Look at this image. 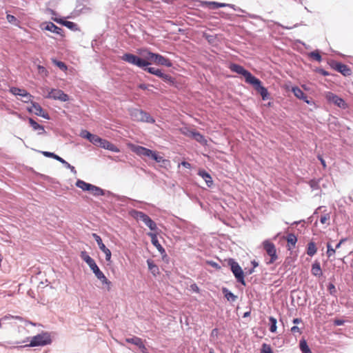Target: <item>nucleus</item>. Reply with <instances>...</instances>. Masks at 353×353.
I'll return each mask as SVG.
<instances>
[{
    "label": "nucleus",
    "instance_id": "36",
    "mask_svg": "<svg viewBox=\"0 0 353 353\" xmlns=\"http://www.w3.org/2000/svg\"><path fill=\"white\" fill-rule=\"evenodd\" d=\"M90 136L91 137V138H90L89 141L91 142L94 145L99 146L101 138L93 134H90Z\"/></svg>",
    "mask_w": 353,
    "mask_h": 353
},
{
    "label": "nucleus",
    "instance_id": "19",
    "mask_svg": "<svg viewBox=\"0 0 353 353\" xmlns=\"http://www.w3.org/2000/svg\"><path fill=\"white\" fill-rule=\"evenodd\" d=\"M334 69L344 76H350L351 74L350 68L343 63H336L334 65Z\"/></svg>",
    "mask_w": 353,
    "mask_h": 353
},
{
    "label": "nucleus",
    "instance_id": "61",
    "mask_svg": "<svg viewBox=\"0 0 353 353\" xmlns=\"http://www.w3.org/2000/svg\"><path fill=\"white\" fill-rule=\"evenodd\" d=\"M181 165L183 167L186 168H191L190 163H189L188 162H186V161L181 162Z\"/></svg>",
    "mask_w": 353,
    "mask_h": 353
},
{
    "label": "nucleus",
    "instance_id": "49",
    "mask_svg": "<svg viewBox=\"0 0 353 353\" xmlns=\"http://www.w3.org/2000/svg\"><path fill=\"white\" fill-rule=\"evenodd\" d=\"M37 69H38L39 73L44 74L45 76L48 75V72L47 70L43 66L38 65Z\"/></svg>",
    "mask_w": 353,
    "mask_h": 353
},
{
    "label": "nucleus",
    "instance_id": "58",
    "mask_svg": "<svg viewBox=\"0 0 353 353\" xmlns=\"http://www.w3.org/2000/svg\"><path fill=\"white\" fill-rule=\"evenodd\" d=\"M291 332H292V333H296V332L301 333L300 329H299L297 326H293V327L291 328Z\"/></svg>",
    "mask_w": 353,
    "mask_h": 353
},
{
    "label": "nucleus",
    "instance_id": "14",
    "mask_svg": "<svg viewBox=\"0 0 353 353\" xmlns=\"http://www.w3.org/2000/svg\"><path fill=\"white\" fill-rule=\"evenodd\" d=\"M292 92L294 93V96L299 99L304 101L306 103L309 105L314 104L313 100L312 99H308L307 95L299 87H292Z\"/></svg>",
    "mask_w": 353,
    "mask_h": 353
},
{
    "label": "nucleus",
    "instance_id": "2",
    "mask_svg": "<svg viewBox=\"0 0 353 353\" xmlns=\"http://www.w3.org/2000/svg\"><path fill=\"white\" fill-rule=\"evenodd\" d=\"M131 119L137 122H146L153 123L155 120L146 112L139 109H133L130 110Z\"/></svg>",
    "mask_w": 353,
    "mask_h": 353
},
{
    "label": "nucleus",
    "instance_id": "44",
    "mask_svg": "<svg viewBox=\"0 0 353 353\" xmlns=\"http://www.w3.org/2000/svg\"><path fill=\"white\" fill-rule=\"evenodd\" d=\"M310 57H311L312 59H314V60H316V61H319V62H320V61H321V54H320L318 52H316V51L312 52L310 53Z\"/></svg>",
    "mask_w": 353,
    "mask_h": 353
},
{
    "label": "nucleus",
    "instance_id": "6",
    "mask_svg": "<svg viewBox=\"0 0 353 353\" xmlns=\"http://www.w3.org/2000/svg\"><path fill=\"white\" fill-rule=\"evenodd\" d=\"M229 265H230L231 270L234 274L235 278L236 279L237 281L241 283L243 285H245V282L244 280V274L241 266L238 264V263L232 259L230 260Z\"/></svg>",
    "mask_w": 353,
    "mask_h": 353
},
{
    "label": "nucleus",
    "instance_id": "56",
    "mask_svg": "<svg viewBox=\"0 0 353 353\" xmlns=\"http://www.w3.org/2000/svg\"><path fill=\"white\" fill-rule=\"evenodd\" d=\"M336 253V249H330V250H327V257H331L332 256L334 255Z\"/></svg>",
    "mask_w": 353,
    "mask_h": 353
},
{
    "label": "nucleus",
    "instance_id": "38",
    "mask_svg": "<svg viewBox=\"0 0 353 353\" xmlns=\"http://www.w3.org/2000/svg\"><path fill=\"white\" fill-rule=\"evenodd\" d=\"M90 191L95 196L103 195V190L93 185L92 186L91 190Z\"/></svg>",
    "mask_w": 353,
    "mask_h": 353
},
{
    "label": "nucleus",
    "instance_id": "33",
    "mask_svg": "<svg viewBox=\"0 0 353 353\" xmlns=\"http://www.w3.org/2000/svg\"><path fill=\"white\" fill-rule=\"evenodd\" d=\"M125 341L128 343L134 344L138 347L141 344L142 339L138 336H133L132 338L125 339Z\"/></svg>",
    "mask_w": 353,
    "mask_h": 353
},
{
    "label": "nucleus",
    "instance_id": "29",
    "mask_svg": "<svg viewBox=\"0 0 353 353\" xmlns=\"http://www.w3.org/2000/svg\"><path fill=\"white\" fill-rule=\"evenodd\" d=\"M58 23L63 25L64 26L67 27L68 28L70 29V30H77V26L76 23H74V22L72 21H64V20H61L60 19L59 21H57Z\"/></svg>",
    "mask_w": 353,
    "mask_h": 353
},
{
    "label": "nucleus",
    "instance_id": "48",
    "mask_svg": "<svg viewBox=\"0 0 353 353\" xmlns=\"http://www.w3.org/2000/svg\"><path fill=\"white\" fill-rule=\"evenodd\" d=\"M161 163V166H162L165 168L168 169L171 167L170 161L168 159H164L162 161V163Z\"/></svg>",
    "mask_w": 353,
    "mask_h": 353
},
{
    "label": "nucleus",
    "instance_id": "18",
    "mask_svg": "<svg viewBox=\"0 0 353 353\" xmlns=\"http://www.w3.org/2000/svg\"><path fill=\"white\" fill-rule=\"evenodd\" d=\"M98 147L108 150L112 152H119V149L109 141L103 139H101L100 143Z\"/></svg>",
    "mask_w": 353,
    "mask_h": 353
},
{
    "label": "nucleus",
    "instance_id": "34",
    "mask_svg": "<svg viewBox=\"0 0 353 353\" xmlns=\"http://www.w3.org/2000/svg\"><path fill=\"white\" fill-rule=\"evenodd\" d=\"M223 292L225 294V297L228 299L229 301H235L237 299V296H235L233 293L228 291L227 289H223Z\"/></svg>",
    "mask_w": 353,
    "mask_h": 353
},
{
    "label": "nucleus",
    "instance_id": "4",
    "mask_svg": "<svg viewBox=\"0 0 353 353\" xmlns=\"http://www.w3.org/2000/svg\"><path fill=\"white\" fill-rule=\"evenodd\" d=\"M263 248L270 256V260L266 262V264L270 265L274 263L278 259L276 253V248L275 245L270 240H265L262 243Z\"/></svg>",
    "mask_w": 353,
    "mask_h": 353
},
{
    "label": "nucleus",
    "instance_id": "26",
    "mask_svg": "<svg viewBox=\"0 0 353 353\" xmlns=\"http://www.w3.org/2000/svg\"><path fill=\"white\" fill-rule=\"evenodd\" d=\"M148 268L154 276H157L159 274V269L158 266L154 264L153 261L148 259L147 261Z\"/></svg>",
    "mask_w": 353,
    "mask_h": 353
},
{
    "label": "nucleus",
    "instance_id": "45",
    "mask_svg": "<svg viewBox=\"0 0 353 353\" xmlns=\"http://www.w3.org/2000/svg\"><path fill=\"white\" fill-rule=\"evenodd\" d=\"M261 353H273V352L269 345L264 343L262 345Z\"/></svg>",
    "mask_w": 353,
    "mask_h": 353
},
{
    "label": "nucleus",
    "instance_id": "43",
    "mask_svg": "<svg viewBox=\"0 0 353 353\" xmlns=\"http://www.w3.org/2000/svg\"><path fill=\"white\" fill-rule=\"evenodd\" d=\"M52 62L57 66H58L61 70H67V66H66V65L63 62L60 61H57L56 59H53Z\"/></svg>",
    "mask_w": 353,
    "mask_h": 353
},
{
    "label": "nucleus",
    "instance_id": "59",
    "mask_svg": "<svg viewBox=\"0 0 353 353\" xmlns=\"http://www.w3.org/2000/svg\"><path fill=\"white\" fill-rule=\"evenodd\" d=\"M318 159H319V161H321V164H322L323 167L324 168H326V163H325V160H324V159L322 158V157H321V156H320V155H319V156H318Z\"/></svg>",
    "mask_w": 353,
    "mask_h": 353
},
{
    "label": "nucleus",
    "instance_id": "25",
    "mask_svg": "<svg viewBox=\"0 0 353 353\" xmlns=\"http://www.w3.org/2000/svg\"><path fill=\"white\" fill-rule=\"evenodd\" d=\"M312 274L315 276H321L323 274V272L320 265L319 262L315 261L312 265L311 270Z\"/></svg>",
    "mask_w": 353,
    "mask_h": 353
},
{
    "label": "nucleus",
    "instance_id": "32",
    "mask_svg": "<svg viewBox=\"0 0 353 353\" xmlns=\"http://www.w3.org/2000/svg\"><path fill=\"white\" fill-rule=\"evenodd\" d=\"M89 267L92 270L97 278H98L103 274V272L100 270L95 261L90 264Z\"/></svg>",
    "mask_w": 353,
    "mask_h": 353
},
{
    "label": "nucleus",
    "instance_id": "27",
    "mask_svg": "<svg viewBox=\"0 0 353 353\" xmlns=\"http://www.w3.org/2000/svg\"><path fill=\"white\" fill-rule=\"evenodd\" d=\"M316 252L317 248L316 243L313 241L308 243L307 246V254L312 256L316 253Z\"/></svg>",
    "mask_w": 353,
    "mask_h": 353
},
{
    "label": "nucleus",
    "instance_id": "13",
    "mask_svg": "<svg viewBox=\"0 0 353 353\" xmlns=\"http://www.w3.org/2000/svg\"><path fill=\"white\" fill-rule=\"evenodd\" d=\"M92 236L97 241L99 249L105 254V260L108 262L111 261V257H112L111 251L108 248H106V246L104 245V243L102 241L101 238L98 234H97L95 233L92 234Z\"/></svg>",
    "mask_w": 353,
    "mask_h": 353
},
{
    "label": "nucleus",
    "instance_id": "11",
    "mask_svg": "<svg viewBox=\"0 0 353 353\" xmlns=\"http://www.w3.org/2000/svg\"><path fill=\"white\" fill-rule=\"evenodd\" d=\"M136 218L143 221L151 230L154 231L157 229V224L150 217L143 212H137Z\"/></svg>",
    "mask_w": 353,
    "mask_h": 353
},
{
    "label": "nucleus",
    "instance_id": "30",
    "mask_svg": "<svg viewBox=\"0 0 353 353\" xmlns=\"http://www.w3.org/2000/svg\"><path fill=\"white\" fill-rule=\"evenodd\" d=\"M81 258L88 265H90V264H92L93 262H94V260L91 258L88 254V253L85 252V251H82L81 252Z\"/></svg>",
    "mask_w": 353,
    "mask_h": 353
},
{
    "label": "nucleus",
    "instance_id": "47",
    "mask_svg": "<svg viewBox=\"0 0 353 353\" xmlns=\"http://www.w3.org/2000/svg\"><path fill=\"white\" fill-rule=\"evenodd\" d=\"M6 19H7L8 21L10 23H15L16 22L18 21L17 18L12 14H7Z\"/></svg>",
    "mask_w": 353,
    "mask_h": 353
},
{
    "label": "nucleus",
    "instance_id": "28",
    "mask_svg": "<svg viewBox=\"0 0 353 353\" xmlns=\"http://www.w3.org/2000/svg\"><path fill=\"white\" fill-rule=\"evenodd\" d=\"M76 185L82 189L83 190L85 191H90L91 190V188H92V184H90V183H88L82 180H78L76 183Z\"/></svg>",
    "mask_w": 353,
    "mask_h": 353
},
{
    "label": "nucleus",
    "instance_id": "51",
    "mask_svg": "<svg viewBox=\"0 0 353 353\" xmlns=\"http://www.w3.org/2000/svg\"><path fill=\"white\" fill-rule=\"evenodd\" d=\"M138 347L141 350L142 353H148V350L145 345H144L143 341L141 342V344Z\"/></svg>",
    "mask_w": 353,
    "mask_h": 353
},
{
    "label": "nucleus",
    "instance_id": "52",
    "mask_svg": "<svg viewBox=\"0 0 353 353\" xmlns=\"http://www.w3.org/2000/svg\"><path fill=\"white\" fill-rule=\"evenodd\" d=\"M143 69H144L145 71L148 72L150 74H154L158 68H148V66H146V67L143 68Z\"/></svg>",
    "mask_w": 353,
    "mask_h": 353
},
{
    "label": "nucleus",
    "instance_id": "64",
    "mask_svg": "<svg viewBox=\"0 0 353 353\" xmlns=\"http://www.w3.org/2000/svg\"><path fill=\"white\" fill-rule=\"evenodd\" d=\"M346 241V239H342L340 240L339 243L336 245V249H338L341 247V244Z\"/></svg>",
    "mask_w": 353,
    "mask_h": 353
},
{
    "label": "nucleus",
    "instance_id": "39",
    "mask_svg": "<svg viewBox=\"0 0 353 353\" xmlns=\"http://www.w3.org/2000/svg\"><path fill=\"white\" fill-rule=\"evenodd\" d=\"M210 8L216 9L219 8H223L228 6L226 3H217V2H209L208 3Z\"/></svg>",
    "mask_w": 353,
    "mask_h": 353
},
{
    "label": "nucleus",
    "instance_id": "42",
    "mask_svg": "<svg viewBox=\"0 0 353 353\" xmlns=\"http://www.w3.org/2000/svg\"><path fill=\"white\" fill-rule=\"evenodd\" d=\"M151 159H152L157 163H162V161L164 159L163 157L159 156L158 154V152L156 151H153Z\"/></svg>",
    "mask_w": 353,
    "mask_h": 353
},
{
    "label": "nucleus",
    "instance_id": "5",
    "mask_svg": "<svg viewBox=\"0 0 353 353\" xmlns=\"http://www.w3.org/2000/svg\"><path fill=\"white\" fill-rule=\"evenodd\" d=\"M121 59L125 62L137 65L141 68L148 66V63L145 61V60L141 59V57L130 53L124 54L123 56H121Z\"/></svg>",
    "mask_w": 353,
    "mask_h": 353
},
{
    "label": "nucleus",
    "instance_id": "3",
    "mask_svg": "<svg viewBox=\"0 0 353 353\" xmlns=\"http://www.w3.org/2000/svg\"><path fill=\"white\" fill-rule=\"evenodd\" d=\"M52 342L50 334L48 332H42L32 338L30 342L26 346L28 347H36V346H44L50 344Z\"/></svg>",
    "mask_w": 353,
    "mask_h": 353
},
{
    "label": "nucleus",
    "instance_id": "15",
    "mask_svg": "<svg viewBox=\"0 0 353 353\" xmlns=\"http://www.w3.org/2000/svg\"><path fill=\"white\" fill-rule=\"evenodd\" d=\"M152 57L154 58V63L166 67H171L172 65L170 60L159 54H152Z\"/></svg>",
    "mask_w": 353,
    "mask_h": 353
},
{
    "label": "nucleus",
    "instance_id": "24",
    "mask_svg": "<svg viewBox=\"0 0 353 353\" xmlns=\"http://www.w3.org/2000/svg\"><path fill=\"white\" fill-rule=\"evenodd\" d=\"M189 135L191 136L192 138H194L196 141L199 143L206 145L207 141L205 139V137L199 132H195V131H190Z\"/></svg>",
    "mask_w": 353,
    "mask_h": 353
},
{
    "label": "nucleus",
    "instance_id": "22",
    "mask_svg": "<svg viewBox=\"0 0 353 353\" xmlns=\"http://www.w3.org/2000/svg\"><path fill=\"white\" fill-rule=\"evenodd\" d=\"M149 236L151 238V242L157 248V249L161 252L163 253L165 252L164 248L161 246L160 243L159 242V240L157 239V236L156 234L150 232L148 234Z\"/></svg>",
    "mask_w": 353,
    "mask_h": 353
},
{
    "label": "nucleus",
    "instance_id": "35",
    "mask_svg": "<svg viewBox=\"0 0 353 353\" xmlns=\"http://www.w3.org/2000/svg\"><path fill=\"white\" fill-rule=\"evenodd\" d=\"M97 279H99L103 284H105L108 286V291L110 290L111 282L106 278L103 273Z\"/></svg>",
    "mask_w": 353,
    "mask_h": 353
},
{
    "label": "nucleus",
    "instance_id": "60",
    "mask_svg": "<svg viewBox=\"0 0 353 353\" xmlns=\"http://www.w3.org/2000/svg\"><path fill=\"white\" fill-rule=\"evenodd\" d=\"M148 86H149V85H146L144 83H141L138 85L139 88L142 89V90L148 89Z\"/></svg>",
    "mask_w": 353,
    "mask_h": 353
},
{
    "label": "nucleus",
    "instance_id": "50",
    "mask_svg": "<svg viewBox=\"0 0 353 353\" xmlns=\"http://www.w3.org/2000/svg\"><path fill=\"white\" fill-rule=\"evenodd\" d=\"M90 134H92L90 132L87 131V130H83L81 132V136L83 137V138H85V139H87L88 140L90 139V138H91V137L90 136Z\"/></svg>",
    "mask_w": 353,
    "mask_h": 353
},
{
    "label": "nucleus",
    "instance_id": "21",
    "mask_svg": "<svg viewBox=\"0 0 353 353\" xmlns=\"http://www.w3.org/2000/svg\"><path fill=\"white\" fill-rule=\"evenodd\" d=\"M285 239L288 242V250H291L295 248L296 243L297 242V237L295 234L291 233L288 234Z\"/></svg>",
    "mask_w": 353,
    "mask_h": 353
},
{
    "label": "nucleus",
    "instance_id": "23",
    "mask_svg": "<svg viewBox=\"0 0 353 353\" xmlns=\"http://www.w3.org/2000/svg\"><path fill=\"white\" fill-rule=\"evenodd\" d=\"M198 174L205 180V181L208 187L212 186V185L213 183V181H212L211 176L210 175V174H208L204 170H200L198 172Z\"/></svg>",
    "mask_w": 353,
    "mask_h": 353
},
{
    "label": "nucleus",
    "instance_id": "8",
    "mask_svg": "<svg viewBox=\"0 0 353 353\" xmlns=\"http://www.w3.org/2000/svg\"><path fill=\"white\" fill-rule=\"evenodd\" d=\"M325 97L327 99V101L330 103H333L339 108L346 109L347 108V103L345 102V101L337 96L336 94H334L332 92H327L325 93Z\"/></svg>",
    "mask_w": 353,
    "mask_h": 353
},
{
    "label": "nucleus",
    "instance_id": "12",
    "mask_svg": "<svg viewBox=\"0 0 353 353\" xmlns=\"http://www.w3.org/2000/svg\"><path fill=\"white\" fill-rule=\"evenodd\" d=\"M32 103V106L28 108V111L30 113H34L37 116H40L44 119H49V114L44 111L42 107L36 102L30 101Z\"/></svg>",
    "mask_w": 353,
    "mask_h": 353
},
{
    "label": "nucleus",
    "instance_id": "55",
    "mask_svg": "<svg viewBox=\"0 0 353 353\" xmlns=\"http://www.w3.org/2000/svg\"><path fill=\"white\" fill-rule=\"evenodd\" d=\"M41 153L46 157H50V158H52L54 159V157L55 155L54 153H52V152H46V151H43L41 152Z\"/></svg>",
    "mask_w": 353,
    "mask_h": 353
},
{
    "label": "nucleus",
    "instance_id": "40",
    "mask_svg": "<svg viewBox=\"0 0 353 353\" xmlns=\"http://www.w3.org/2000/svg\"><path fill=\"white\" fill-rule=\"evenodd\" d=\"M330 214L327 213V214H323V215H322L321 216L320 222L322 224H327V225H329L330 224Z\"/></svg>",
    "mask_w": 353,
    "mask_h": 353
},
{
    "label": "nucleus",
    "instance_id": "31",
    "mask_svg": "<svg viewBox=\"0 0 353 353\" xmlns=\"http://www.w3.org/2000/svg\"><path fill=\"white\" fill-rule=\"evenodd\" d=\"M299 347L303 353H312L308 347L306 341L304 339L300 341Z\"/></svg>",
    "mask_w": 353,
    "mask_h": 353
},
{
    "label": "nucleus",
    "instance_id": "17",
    "mask_svg": "<svg viewBox=\"0 0 353 353\" xmlns=\"http://www.w3.org/2000/svg\"><path fill=\"white\" fill-rule=\"evenodd\" d=\"M43 30H48L57 34H62L63 30L54 25L52 22H48L41 25Z\"/></svg>",
    "mask_w": 353,
    "mask_h": 353
},
{
    "label": "nucleus",
    "instance_id": "9",
    "mask_svg": "<svg viewBox=\"0 0 353 353\" xmlns=\"http://www.w3.org/2000/svg\"><path fill=\"white\" fill-rule=\"evenodd\" d=\"M128 148L138 156L143 157H148L151 158L153 150L148 149L145 147L137 145L132 143L128 144Z\"/></svg>",
    "mask_w": 353,
    "mask_h": 353
},
{
    "label": "nucleus",
    "instance_id": "46",
    "mask_svg": "<svg viewBox=\"0 0 353 353\" xmlns=\"http://www.w3.org/2000/svg\"><path fill=\"white\" fill-rule=\"evenodd\" d=\"M164 81H166V82H170V83H173V79L172 77L169 75V74H162V77H161Z\"/></svg>",
    "mask_w": 353,
    "mask_h": 353
},
{
    "label": "nucleus",
    "instance_id": "41",
    "mask_svg": "<svg viewBox=\"0 0 353 353\" xmlns=\"http://www.w3.org/2000/svg\"><path fill=\"white\" fill-rule=\"evenodd\" d=\"M151 159H152L157 163H162V161L164 159L163 157L159 156L158 154V152L156 151H153Z\"/></svg>",
    "mask_w": 353,
    "mask_h": 353
},
{
    "label": "nucleus",
    "instance_id": "16",
    "mask_svg": "<svg viewBox=\"0 0 353 353\" xmlns=\"http://www.w3.org/2000/svg\"><path fill=\"white\" fill-rule=\"evenodd\" d=\"M139 54L141 56V59L145 60V61L148 63V65L151 63H154V58L152 57V54H155L147 49L139 50Z\"/></svg>",
    "mask_w": 353,
    "mask_h": 353
},
{
    "label": "nucleus",
    "instance_id": "1",
    "mask_svg": "<svg viewBox=\"0 0 353 353\" xmlns=\"http://www.w3.org/2000/svg\"><path fill=\"white\" fill-rule=\"evenodd\" d=\"M229 68L232 72L243 75L245 77V82L254 86L256 92L261 94L263 100L268 99L269 93L268 90L261 85V81L253 76L251 72L236 63H231Z\"/></svg>",
    "mask_w": 353,
    "mask_h": 353
},
{
    "label": "nucleus",
    "instance_id": "62",
    "mask_svg": "<svg viewBox=\"0 0 353 353\" xmlns=\"http://www.w3.org/2000/svg\"><path fill=\"white\" fill-rule=\"evenodd\" d=\"M67 168H69L72 172H76L75 168L74 166L71 165L70 163H68V164L64 165Z\"/></svg>",
    "mask_w": 353,
    "mask_h": 353
},
{
    "label": "nucleus",
    "instance_id": "63",
    "mask_svg": "<svg viewBox=\"0 0 353 353\" xmlns=\"http://www.w3.org/2000/svg\"><path fill=\"white\" fill-rule=\"evenodd\" d=\"M163 73L162 72L161 70L160 69H157V72H155L154 75L159 77H162V74Z\"/></svg>",
    "mask_w": 353,
    "mask_h": 353
},
{
    "label": "nucleus",
    "instance_id": "7",
    "mask_svg": "<svg viewBox=\"0 0 353 353\" xmlns=\"http://www.w3.org/2000/svg\"><path fill=\"white\" fill-rule=\"evenodd\" d=\"M10 92L16 97H20V99L23 103H29L32 101L33 96L28 92L25 89H21L17 87H11L9 90Z\"/></svg>",
    "mask_w": 353,
    "mask_h": 353
},
{
    "label": "nucleus",
    "instance_id": "10",
    "mask_svg": "<svg viewBox=\"0 0 353 353\" xmlns=\"http://www.w3.org/2000/svg\"><path fill=\"white\" fill-rule=\"evenodd\" d=\"M46 97L53 99L54 100H59L62 102L68 101L70 99L69 96L59 89H51Z\"/></svg>",
    "mask_w": 353,
    "mask_h": 353
},
{
    "label": "nucleus",
    "instance_id": "53",
    "mask_svg": "<svg viewBox=\"0 0 353 353\" xmlns=\"http://www.w3.org/2000/svg\"><path fill=\"white\" fill-rule=\"evenodd\" d=\"M327 289L331 294H333L336 292V288L332 283L329 284Z\"/></svg>",
    "mask_w": 353,
    "mask_h": 353
},
{
    "label": "nucleus",
    "instance_id": "37",
    "mask_svg": "<svg viewBox=\"0 0 353 353\" xmlns=\"http://www.w3.org/2000/svg\"><path fill=\"white\" fill-rule=\"evenodd\" d=\"M270 323V331L271 332H275L276 331V319L272 316L269 318Z\"/></svg>",
    "mask_w": 353,
    "mask_h": 353
},
{
    "label": "nucleus",
    "instance_id": "57",
    "mask_svg": "<svg viewBox=\"0 0 353 353\" xmlns=\"http://www.w3.org/2000/svg\"><path fill=\"white\" fill-rule=\"evenodd\" d=\"M317 72H318L319 74H322L323 76H325H325H328V75H329V72H327V71H325V70L321 69V68L318 69V70H317Z\"/></svg>",
    "mask_w": 353,
    "mask_h": 353
},
{
    "label": "nucleus",
    "instance_id": "20",
    "mask_svg": "<svg viewBox=\"0 0 353 353\" xmlns=\"http://www.w3.org/2000/svg\"><path fill=\"white\" fill-rule=\"evenodd\" d=\"M28 121L31 127L32 128L33 130L38 131V134H46V130L44 129V127L40 124H39L37 122H36L34 119L32 118H28Z\"/></svg>",
    "mask_w": 353,
    "mask_h": 353
},
{
    "label": "nucleus",
    "instance_id": "54",
    "mask_svg": "<svg viewBox=\"0 0 353 353\" xmlns=\"http://www.w3.org/2000/svg\"><path fill=\"white\" fill-rule=\"evenodd\" d=\"M54 159H56L57 161H59L60 163H61L63 165L68 164L67 161H65L63 159H62L61 157H60L59 156H58L57 154L54 155Z\"/></svg>",
    "mask_w": 353,
    "mask_h": 353
}]
</instances>
